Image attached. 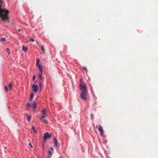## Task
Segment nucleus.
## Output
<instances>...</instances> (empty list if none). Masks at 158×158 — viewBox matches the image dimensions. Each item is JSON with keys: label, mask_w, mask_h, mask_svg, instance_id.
<instances>
[{"label": "nucleus", "mask_w": 158, "mask_h": 158, "mask_svg": "<svg viewBox=\"0 0 158 158\" xmlns=\"http://www.w3.org/2000/svg\"><path fill=\"white\" fill-rule=\"evenodd\" d=\"M8 12L7 10L5 9H2L0 6V16L2 20L4 21L8 19L7 15Z\"/></svg>", "instance_id": "f257e3e1"}, {"label": "nucleus", "mask_w": 158, "mask_h": 158, "mask_svg": "<svg viewBox=\"0 0 158 158\" xmlns=\"http://www.w3.org/2000/svg\"><path fill=\"white\" fill-rule=\"evenodd\" d=\"M80 89L81 91V92H87L86 88L85 85L83 83L82 85V83H81L79 85Z\"/></svg>", "instance_id": "f03ea898"}, {"label": "nucleus", "mask_w": 158, "mask_h": 158, "mask_svg": "<svg viewBox=\"0 0 158 158\" xmlns=\"http://www.w3.org/2000/svg\"><path fill=\"white\" fill-rule=\"evenodd\" d=\"M51 135H49V133L48 132H45L44 136V142H45L46 139L49 138H51Z\"/></svg>", "instance_id": "7ed1b4c3"}, {"label": "nucleus", "mask_w": 158, "mask_h": 158, "mask_svg": "<svg viewBox=\"0 0 158 158\" xmlns=\"http://www.w3.org/2000/svg\"><path fill=\"white\" fill-rule=\"evenodd\" d=\"M87 92H81L80 94V96L81 98L84 100H86L87 98L86 97V96L87 94Z\"/></svg>", "instance_id": "20e7f679"}, {"label": "nucleus", "mask_w": 158, "mask_h": 158, "mask_svg": "<svg viewBox=\"0 0 158 158\" xmlns=\"http://www.w3.org/2000/svg\"><path fill=\"white\" fill-rule=\"evenodd\" d=\"M32 89L34 92H37L38 90V85H35L34 84L32 86Z\"/></svg>", "instance_id": "39448f33"}, {"label": "nucleus", "mask_w": 158, "mask_h": 158, "mask_svg": "<svg viewBox=\"0 0 158 158\" xmlns=\"http://www.w3.org/2000/svg\"><path fill=\"white\" fill-rule=\"evenodd\" d=\"M99 127L98 128V129L100 131L101 135H102L103 134V130L102 129V127L100 125H99Z\"/></svg>", "instance_id": "423d86ee"}, {"label": "nucleus", "mask_w": 158, "mask_h": 158, "mask_svg": "<svg viewBox=\"0 0 158 158\" xmlns=\"http://www.w3.org/2000/svg\"><path fill=\"white\" fill-rule=\"evenodd\" d=\"M54 143L56 147H58L59 146V144L58 143L57 140L56 138L55 137L54 138Z\"/></svg>", "instance_id": "0eeeda50"}, {"label": "nucleus", "mask_w": 158, "mask_h": 158, "mask_svg": "<svg viewBox=\"0 0 158 158\" xmlns=\"http://www.w3.org/2000/svg\"><path fill=\"white\" fill-rule=\"evenodd\" d=\"M45 112H46V110H45V109H44L42 110V117H45V118H46V115L45 114Z\"/></svg>", "instance_id": "6e6552de"}, {"label": "nucleus", "mask_w": 158, "mask_h": 158, "mask_svg": "<svg viewBox=\"0 0 158 158\" xmlns=\"http://www.w3.org/2000/svg\"><path fill=\"white\" fill-rule=\"evenodd\" d=\"M36 65L38 68L40 69V72H43V68L42 66L40 64H37Z\"/></svg>", "instance_id": "1a4fd4ad"}, {"label": "nucleus", "mask_w": 158, "mask_h": 158, "mask_svg": "<svg viewBox=\"0 0 158 158\" xmlns=\"http://www.w3.org/2000/svg\"><path fill=\"white\" fill-rule=\"evenodd\" d=\"M22 50L24 52H26L27 51V48L26 47H25L24 46H23L22 48Z\"/></svg>", "instance_id": "9d476101"}, {"label": "nucleus", "mask_w": 158, "mask_h": 158, "mask_svg": "<svg viewBox=\"0 0 158 158\" xmlns=\"http://www.w3.org/2000/svg\"><path fill=\"white\" fill-rule=\"evenodd\" d=\"M32 107V108L33 109H34V110L35 109L36 107V104L35 103V102H33V103Z\"/></svg>", "instance_id": "9b49d317"}, {"label": "nucleus", "mask_w": 158, "mask_h": 158, "mask_svg": "<svg viewBox=\"0 0 158 158\" xmlns=\"http://www.w3.org/2000/svg\"><path fill=\"white\" fill-rule=\"evenodd\" d=\"M43 74V72H40V73L38 74V77H40L41 80H42L43 79V77H42V75Z\"/></svg>", "instance_id": "f8f14e48"}, {"label": "nucleus", "mask_w": 158, "mask_h": 158, "mask_svg": "<svg viewBox=\"0 0 158 158\" xmlns=\"http://www.w3.org/2000/svg\"><path fill=\"white\" fill-rule=\"evenodd\" d=\"M50 149L51 151L49 150L48 151V153L50 155H52V152L51 151H53V148H52L51 147L50 148Z\"/></svg>", "instance_id": "ddd939ff"}, {"label": "nucleus", "mask_w": 158, "mask_h": 158, "mask_svg": "<svg viewBox=\"0 0 158 158\" xmlns=\"http://www.w3.org/2000/svg\"><path fill=\"white\" fill-rule=\"evenodd\" d=\"M34 96V94L32 93H31L30 95V98L29 99V100L31 101L33 99Z\"/></svg>", "instance_id": "4468645a"}, {"label": "nucleus", "mask_w": 158, "mask_h": 158, "mask_svg": "<svg viewBox=\"0 0 158 158\" xmlns=\"http://www.w3.org/2000/svg\"><path fill=\"white\" fill-rule=\"evenodd\" d=\"M32 129L33 130L34 132L35 133H37V131L35 129V127L34 126H32Z\"/></svg>", "instance_id": "2eb2a0df"}, {"label": "nucleus", "mask_w": 158, "mask_h": 158, "mask_svg": "<svg viewBox=\"0 0 158 158\" xmlns=\"http://www.w3.org/2000/svg\"><path fill=\"white\" fill-rule=\"evenodd\" d=\"M0 41L1 42H4L6 41V40L4 38H2L0 39Z\"/></svg>", "instance_id": "dca6fc26"}, {"label": "nucleus", "mask_w": 158, "mask_h": 158, "mask_svg": "<svg viewBox=\"0 0 158 158\" xmlns=\"http://www.w3.org/2000/svg\"><path fill=\"white\" fill-rule=\"evenodd\" d=\"M40 46L41 47V49L43 51V53L44 54L45 53V50H44V47L43 46Z\"/></svg>", "instance_id": "f3484780"}, {"label": "nucleus", "mask_w": 158, "mask_h": 158, "mask_svg": "<svg viewBox=\"0 0 158 158\" xmlns=\"http://www.w3.org/2000/svg\"><path fill=\"white\" fill-rule=\"evenodd\" d=\"M8 85L9 87L10 90H11L12 88L11 83H10L9 84H8Z\"/></svg>", "instance_id": "a211bd4d"}, {"label": "nucleus", "mask_w": 158, "mask_h": 158, "mask_svg": "<svg viewBox=\"0 0 158 158\" xmlns=\"http://www.w3.org/2000/svg\"><path fill=\"white\" fill-rule=\"evenodd\" d=\"M4 89L6 92H7L8 90V88L6 85H5L4 86Z\"/></svg>", "instance_id": "6ab92c4d"}, {"label": "nucleus", "mask_w": 158, "mask_h": 158, "mask_svg": "<svg viewBox=\"0 0 158 158\" xmlns=\"http://www.w3.org/2000/svg\"><path fill=\"white\" fill-rule=\"evenodd\" d=\"M40 59L39 58H38L36 59V65L40 64L39 62H40Z\"/></svg>", "instance_id": "aec40b11"}, {"label": "nucleus", "mask_w": 158, "mask_h": 158, "mask_svg": "<svg viewBox=\"0 0 158 158\" xmlns=\"http://www.w3.org/2000/svg\"><path fill=\"white\" fill-rule=\"evenodd\" d=\"M26 106L27 107H30L31 106V104L28 103L26 105Z\"/></svg>", "instance_id": "412c9836"}, {"label": "nucleus", "mask_w": 158, "mask_h": 158, "mask_svg": "<svg viewBox=\"0 0 158 158\" xmlns=\"http://www.w3.org/2000/svg\"><path fill=\"white\" fill-rule=\"evenodd\" d=\"M31 117V116H30L28 117L27 118V120L29 122L30 121Z\"/></svg>", "instance_id": "4be33fe9"}, {"label": "nucleus", "mask_w": 158, "mask_h": 158, "mask_svg": "<svg viewBox=\"0 0 158 158\" xmlns=\"http://www.w3.org/2000/svg\"><path fill=\"white\" fill-rule=\"evenodd\" d=\"M39 86L40 87V88H41L42 86V83L41 82H39Z\"/></svg>", "instance_id": "5701e85b"}, {"label": "nucleus", "mask_w": 158, "mask_h": 158, "mask_svg": "<svg viewBox=\"0 0 158 158\" xmlns=\"http://www.w3.org/2000/svg\"><path fill=\"white\" fill-rule=\"evenodd\" d=\"M45 117H43L42 116L41 117H40V119L41 121H43V118H45Z\"/></svg>", "instance_id": "b1692460"}, {"label": "nucleus", "mask_w": 158, "mask_h": 158, "mask_svg": "<svg viewBox=\"0 0 158 158\" xmlns=\"http://www.w3.org/2000/svg\"><path fill=\"white\" fill-rule=\"evenodd\" d=\"M44 123H45V124H48V121H47L46 120H44Z\"/></svg>", "instance_id": "393cba45"}, {"label": "nucleus", "mask_w": 158, "mask_h": 158, "mask_svg": "<svg viewBox=\"0 0 158 158\" xmlns=\"http://www.w3.org/2000/svg\"><path fill=\"white\" fill-rule=\"evenodd\" d=\"M6 51H7L9 54L10 53V51H9V49L8 48H6Z\"/></svg>", "instance_id": "a878e982"}, {"label": "nucleus", "mask_w": 158, "mask_h": 158, "mask_svg": "<svg viewBox=\"0 0 158 158\" xmlns=\"http://www.w3.org/2000/svg\"><path fill=\"white\" fill-rule=\"evenodd\" d=\"M30 41L31 42H34V40L33 38H30Z\"/></svg>", "instance_id": "bb28decb"}, {"label": "nucleus", "mask_w": 158, "mask_h": 158, "mask_svg": "<svg viewBox=\"0 0 158 158\" xmlns=\"http://www.w3.org/2000/svg\"><path fill=\"white\" fill-rule=\"evenodd\" d=\"M35 75H34L33 76V77H32V80H33L34 81V80L35 79Z\"/></svg>", "instance_id": "cd10ccee"}, {"label": "nucleus", "mask_w": 158, "mask_h": 158, "mask_svg": "<svg viewBox=\"0 0 158 158\" xmlns=\"http://www.w3.org/2000/svg\"><path fill=\"white\" fill-rule=\"evenodd\" d=\"M83 69H85L86 72H87V70L86 68L85 67H84L83 68Z\"/></svg>", "instance_id": "c85d7f7f"}, {"label": "nucleus", "mask_w": 158, "mask_h": 158, "mask_svg": "<svg viewBox=\"0 0 158 158\" xmlns=\"http://www.w3.org/2000/svg\"><path fill=\"white\" fill-rule=\"evenodd\" d=\"M93 115L92 114L91 115V118H92V119H93Z\"/></svg>", "instance_id": "c756f323"}, {"label": "nucleus", "mask_w": 158, "mask_h": 158, "mask_svg": "<svg viewBox=\"0 0 158 158\" xmlns=\"http://www.w3.org/2000/svg\"><path fill=\"white\" fill-rule=\"evenodd\" d=\"M29 145L31 147V148H32L33 147H32V146L31 145V144L30 143H29Z\"/></svg>", "instance_id": "7c9ffc66"}, {"label": "nucleus", "mask_w": 158, "mask_h": 158, "mask_svg": "<svg viewBox=\"0 0 158 158\" xmlns=\"http://www.w3.org/2000/svg\"><path fill=\"white\" fill-rule=\"evenodd\" d=\"M44 144H43V148H44Z\"/></svg>", "instance_id": "2f4dec72"}, {"label": "nucleus", "mask_w": 158, "mask_h": 158, "mask_svg": "<svg viewBox=\"0 0 158 158\" xmlns=\"http://www.w3.org/2000/svg\"><path fill=\"white\" fill-rule=\"evenodd\" d=\"M59 158H62V157H59Z\"/></svg>", "instance_id": "473e14b6"}, {"label": "nucleus", "mask_w": 158, "mask_h": 158, "mask_svg": "<svg viewBox=\"0 0 158 158\" xmlns=\"http://www.w3.org/2000/svg\"><path fill=\"white\" fill-rule=\"evenodd\" d=\"M1 2V1H0V3Z\"/></svg>", "instance_id": "72a5a7b5"}]
</instances>
